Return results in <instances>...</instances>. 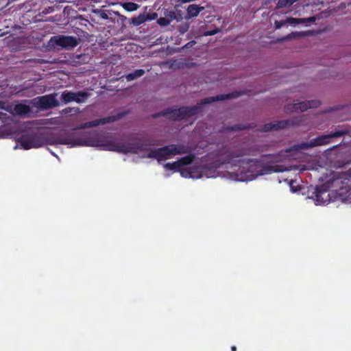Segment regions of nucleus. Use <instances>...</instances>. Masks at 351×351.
Returning a JSON list of instances; mask_svg holds the SVG:
<instances>
[{"mask_svg": "<svg viewBox=\"0 0 351 351\" xmlns=\"http://www.w3.org/2000/svg\"><path fill=\"white\" fill-rule=\"evenodd\" d=\"M17 141L24 149L38 148L45 145H66L70 147L97 145L90 133L68 131L56 136L41 132L29 133L22 135Z\"/></svg>", "mask_w": 351, "mask_h": 351, "instance_id": "1", "label": "nucleus"}, {"mask_svg": "<svg viewBox=\"0 0 351 351\" xmlns=\"http://www.w3.org/2000/svg\"><path fill=\"white\" fill-rule=\"evenodd\" d=\"M237 92L228 94H220L214 97H208L202 99L195 106H177L167 108L160 112L154 114L153 117L157 118L165 117L172 121L186 120L193 116L201 112L204 105L210 104L215 101H223L232 98H236L239 96Z\"/></svg>", "mask_w": 351, "mask_h": 351, "instance_id": "2", "label": "nucleus"}, {"mask_svg": "<svg viewBox=\"0 0 351 351\" xmlns=\"http://www.w3.org/2000/svg\"><path fill=\"white\" fill-rule=\"evenodd\" d=\"M191 152V148L183 144H171L151 150L147 158L156 159L158 162L170 159L172 156L186 154Z\"/></svg>", "mask_w": 351, "mask_h": 351, "instance_id": "3", "label": "nucleus"}, {"mask_svg": "<svg viewBox=\"0 0 351 351\" xmlns=\"http://www.w3.org/2000/svg\"><path fill=\"white\" fill-rule=\"evenodd\" d=\"M349 130L346 129H335V131L331 132L328 134L320 135L315 138L311 139L309 142L302 143L298 145H295L293 147V148L295 150L299 151L302 149H308L315 147L328 145L330 143L331 138L348 135L349 134Z\"/></svg>", "mask_w": 351, "mask_h": 351, "instance_id": "4", "label": "nucleus"}, {"mask_svg": "<svg viewBox=\"0 0 351 351\" xmlns=\"http://www.w3.org/2000/svg\"><path fill=\"white\" fill-rule=\"evenodd\" d=\"M235 162L239 164L242 163L243 165H246L250 169H256V171L254 177L270 174L274 172H283L285 170L283 165H265L259 159H243L236 160Z\"/></svg>", "mask_w": 351, "mask_h": 351, "instance_id": "5", "label": "nucleus"}, {"mask_svg": "<svg viewBox=\"0 0 351 351\" xmlns=\"http://www.w3.org/2000/svg\"><path fill=\"white\" fill-rule=\"evenodd\" d=\"M250 154V148L243 145V144H237L226 148L222 154V156L223 157L225 163L230 164L235 158H239Z\"/></svg>", "mask_w": 351, "mask_h": 351, "instance_id": "6", "label": "nucleus"}, {"mask_svg": "<svg viewBox=\"0 0 351 351\" xmlns=\"http://www.w3.org/2000/svg\"><path fill=\"white\" fill-rule=\"evenodd\" d=\"M302 121V117H297L290 119L277 121L274 123H269L263 125L259 131L263 132L285 129L291 125H300Z\"/></svg>", "mask_w": 351, "mask_h": 351, "instance_id": "7", "label": "nucleus"}, {"mask_svg": "<svg viewBox=\"0 0 351 351\" xmlns=\"http://www.w3.org/2000/svg\"><path fill=\"white\" fill-rule=\"evenodd\" d=\"M56 93H51L43 96H39L33 99L34 105L42 110L52 109L60 106L59 101L56 99Z\"/></svg>", "mask_w": 351, "mask_h": 351, "instance_id": "8", "label": "nucleus"}, {"mask_svg": "<svg viewBox=\"0 0 351 351\" xmlns=\"http://www.w3.org/2000/svg\"><path fill=\"white\" fill-rule=\"evenodd\" d=\"M50 42L65 49H72L78 45L77 38L73 36H53L51 38Z\"/></svg>", "mask_w": 351, "mask_h": 351, "instance_id": "9", "label": "nucleus"}, {"mask_svg": "<svg viewBox=\"0 0 351 351\" xmlns=\"http://www.w3.org/2000/svg\"><path fill=\"white\" fill-rule=\"evenodd\" d=\"M90 96V94L84 91H78L76 93L64 90L61 95V101L63 104L75 101L77 104L84 103Z\"/></svg>", "mask_w": 351, "mask_h": 351, "instance_id": "10", "label": "nucleus"}, {"mask_svg": "<svg viewBox=\"0 0 351 351\" xmlns=\"http://www.w3.org/2000/svg\"><path fill=\"white\" fill-rule=\"evenodd\" d=\"M121 116L120 114L112 115L101 119H95L90 121L83 123L76 127L75 130H83L86 128L97 127L100 125H105L106 123H113L119 119Z\"/></svg>", "mask_w": 351, "mask_h": 351, "instance_id": "11", "label": "nucleus"}, {"mask_svg": "<svg viewBox=\"0 0 351 351\" xmlns=\"http://www.w3.org/2000/svg\"><path fill=\"white\" fill-rule=\"evenodd\" d=\"M313 198L316 202L317 205L324 204L329 201V193L328 188L325 184L317 186L313 192Z\"/></svg>", "mask_w": 351, "mask_h": 351, "instance_id": "12", "label": "nucleus"}, {"mask_svg": "<svg viewBox=\"0 0 351 351\" xmlns=\"http://www.w3.org/2000/svg\"><path fill=\"white\" fill-rule=\"evenodd\" d=\"M107 149L110 151H114L119 153L128 154V153H135L133 150L132 143H110L106 145Z\"/></svg>", "mask_w": 351, "mask_h": 351, "instance_id": "13", "label": "nucleus"}, {"mask_svg": "<svg viewBox=\"0 0 351 351\" xmlns=\"http://www.w3.org/2000/svg\"><path fill=\"white\" fill-rule=\"evenodd\" d=\"M132 143L134 147L133 150L135 151L134 154H137L138 151H147L150 146L158 145L154 141L141 138L138 139L137 142Z\"/></svg>", "mask_w": 351, "mask_h": 351, "instance_id": "14", "label": "nucleus"}, {"mask_svg": "<svg viewBox=\"0 0 351 351\" xmlns=\"http://www.w3.org/2000/svg\"><path fill=\"white\" fill-rule=\"evenodd\" d=\"M256 126V123H250L247 124H235L234 125L231 126H225L223 127L222 130L223 132H237V131H241V130H245L249 129H254Z\"/></svg>", "mask_w": 351, "mask_h": 351, "instance_id": "15", "label": "nucleus"}, {"mask_svg": "<svg viewBox=\"0 0 351 351\" xmlns=\"http://www.w3.org/2000/svg\"><path fill=\"white\" fill-rule=\"evenodd\" d=\"M305 22L304 19H296L293 17H288L286 20H281V21H276L275 22V27L276 29H280L282 27H283L286 24H290V25H299L304 23Z\"/></svg>", "mask_w": 351, "mask_h": 351, "instance_id": "16", "label": "nucleus"}, {"mask_svg": "<svg viewBox=\"0 0 351 351\" xmlns=\"http://www.w3.org/2000/svg\"><path fill=\"white\" fill-rule=\"evenodd\" d=\"M309 104L307 101H301L286 106V110L290 112H304L309 108Z\"/></svg>", "mask_w": 351, "mask_h": 351, "instance_id": "17", "label": "nucleus"}, {"mask_svg": "<svg viewBox=\"0 0 351 351\" xmlns=\"http://www.w3.org/2000/svg\"><path fill=\"white\" fill-rule=\"evenodd\" d=\"M30 112L29 106L25 104H18L14 107V113L19 116H25L29 114Z\"/></svg>", "mask_w": 351, "mask_h": 351, "instance_id": "18", "label": "nucleus"}, {"mask_svg": "<svg viewBox=\"0 0 351 351\" xmlns=\"http://www.w3.org/2000/svg\"><path fill=\"white\" fill-rule=\"evenodd\" d=\"M204 9V8L202 6L196 4H191L188 6L186 12L189 17H195Z\"/></svg>", "mask_w": 351, "mask_h": 351, "instance_id": "19", "label": "nucleus"}, {"mask_svg": "<svg viewBox=\"0 0 351 351\" xmlns=\"http://www.w3.org/2000/svg\"><path fill=\"white\" fill-rule=\"evenodd\" d=\"M145 70L140 69H136L134 72L128 73L125 75V79L128 82L132 81L135 79H137L145 74Z\"/></svg>", "mask_w": 351, "mask_h": 351, "instance_id": "20", "label": "nucleus"}, {"mask_svg": "<svg viewBox=\"0 0 351 351\" xmlns=\"http://www.w3.org/2000/svg\"><path fill=\"white\" fill-rule=\"evenodd\" d=\"M195 158V154H188L180 158L178 161L181 167H182L183 166L191 165L194 161Z\"/></svg>", "mask_w": 351, "mask_h": 351, "instance_id": "21", "label": "nucleus"}, {"mask_svg": "<svg viewBox=\"0 0 351 351\" xmlns=\"http://www.w3.org/2000/svg\"><path fill=\"white\" fill-rule=\"evenodd\" d=\"M164 168L166 170L179 171L181 166L179 165L178 161H174L173 162H168L164 165Z\"/></svg>", "mask_w": 351, "mask_h": 351, "instance_id": "22", "label": "nucleus"}, {"mask_svg": "<svg viewBox=\"0 0 351 351\" xmlns=\"http://www.w3.org/2000/svg\"><path fill=\"white\" fill-rule=\"evenodd\" d=\"M80 112V108L78 107H67L62 110V113L64 114H77Z\"/></svg>", "mask_w": 351, "mask_h": 351, "instance_id": "23", "label": "nucleus"}, {"mask_svg": "<svg viewBox=\"0 0 351 351\" xmlns=\"http://www.w3.org/2000/svg\"><path fill=\"white\" fill-rule=\"evenodd\" d=\"M165 16L169 21L170 23L176 18V14L174 11H168L166 10L165 12Z\"/></svg>", "mask_w": 351, "mask_h": 351, "instance_id": "24", "label": "nucleus"}, {"mask_svg": "<svg viewBox=\"0 0 351 351\" xmlns=\"http://www.w3.org/2000/svg\"><path fill=\"white\" fill-rule=\"evenodd\" d=\"M300 35V33L298 32H291V34H288L287 36L282 37L281 38L278 39V42H283L287 40H291L292 38H294Z\"/></svg>", "mask_w": 351, "mask_h": 351, "instance_id": "25", "label": "nucleus"}, {"mask_svg": "<svg viewBox=\"0 0 351 351\" xmlns=\"http://www.w3.org/2000/svg\"><path fill=\"white\" fill-rule=\"evenodd\" d=\"M123 7L128 11H134L137 9L138 5L135 3H128Z\"/></svg>", "mask_w": 351, "mask_h": 351, "instance_id": "26", "label": "nucleus"}, {"mask_svg": "<svg viewBox=\"0 0 351 351\" xmlns=\"http://www.w3.org/2000/svg\"><path fill=\"white\" fill-rule=\"evenodd\" d=\"M158 23L160 25V26H167L170 24V22L169 21H168V19L165 16V17H160L158 20Z\"/></svg>", "mask_w": 351, "mask_h": 351, "instance_id": "27", "label": "nucleus"}, {"mask_svg": "<svg viewBox=\"0 0 351 351\" xmlns=\"http://www.w3.org/2000/svg\"><path fill=\"white\" fill-rule=\"evenodd\" d=\"M220 32V29L218 28V27H215V29H212V30H208V31H206L204 33V35L207 36H213L217 33H219Z\"/></svg>", "mask_w": 351, "mask_h": 351, "instance_id": "28", "label": "nucleus"}, {"mask_svg": "<svg viewBox=\"0 0 351 351\" xmlns=\"http://www.w3.org/2000/svg\"><path fill=\"white\" fill-rule=\"evenodd\" d=\"M307 102L310 105L309 108H317L321 105L320 101H317V100H311V101H308Z\"/></svg>", "mask_w": 351, "mask_h": 351, "instance_id": "29", "label": "nucleus"}, {"mask_svg": "<svg viewBox=\"0 0 351 351\" xmlns=\"http://www.w3.org/2000/svg\"><path fill=\"white\" fill-rule=\"evenodd\" d=\"M182 176L187 177L191 176V171L189 168L181 169L179 171Z\"/></svg>", "mask_w": 351, "mask_h": 351, "instance_id": "30", "label": "nucleus"}, {"mask_svg": "<svg viewBox=\"0 0 351 351\" xmlns=\"http://www.w3.org/2000/svg\"><path fill=\"white\" fill-rule=\"evenodd\" d=\"M142 22H143V21H142V20H141V21H136V19H134V20H133V23H134V25H139V24H141Z\"/></svg>", "mask_w": 351, "mask_h": 351, "instance_id": "31", "label": "nucleus"}, {"mask_svg": "<svg viewBox=\"0 0 351 351\" xmlns=\"http://www.w3.org/2000/svg\"><path fill=\"white\" fill-rule=\"evenodd\" d=\"M339 145H335V146H333L332 147H331V148L330 149V150H333V149H336V148H338V147H339Z\"/></svg>", "mask_w": 351, "mask_h": 351, "instance_id": "32", "label": "nucleus"}, {"mask_svg": "<svg viewBox=\"0 0 351 351\" xmlns=\"http://www.w3.org/2000/svg\"><path fill=\"white\" fill-rule=\"evenodd\" d=\"M231 350L232 351H237V347L235 346H232L231 347Z\"/></svg>", "mask_w": 351, "mask_h": 351, "instance_id": "33", "label": "nucleus"}, {"mask_svg": "<svg viewBox=\"0 0 351 351\" xmlns=\"http://www.w3.org/2000/svg\"><path fill=\"white\" fill-rule=\"evenodd\" d=\"M101 16H102V18H103V19H108V16H107V14H105V13H104V14L101 15Z\"/></svg>", "mask_w": 351, "mask_h": 351, "instance_id": "34", "label": "nucleus"}, {"mask_svg": "<svg viewBox=\"0 0 351 351\" xmlns=\"http://www.w3.org/2000/svg\"><path fill=\"white\" fill-rule=\"evenodd\" d=\"M309 20H310L311 21H313L315 20V18H314V17H311V18H310V19H309Z\"/></svg>", "mask_w": 351, "mask_h": 351, "instance_id": "35", "label": "nucleus"}, {"mask_svg": "<svg viewBox=\"0 0 351 351\" xmlns=\"http://www.w3.org/2000/svg\"><path fill=\"white\" fill-rule=\"evenodd\" d=\"M3 114V113L0 112V119H1V116Z\"/></svg>", "mask_w": 351, "mask_h": 351, "instance_id": "36", "label": "nucleus"}, {"mask_svg": "<svg viewBox=\"0 0 351 351\" xmlns=\"http://www.w3.org/2000/svg\"><path fill=\"white\" fill-rule=\"evenodd\" d=\"M270 155H263V157H267V156H269Z\"/></svg>", "mask_w": 351, "mask_h": 351, "instance_id": "37", "label": "nucleus"}, {"mask_svg": "<svg viewBox=\"0 0 351 351\" xmlns=\"http://www.w3.org/2000/svg\"><path fill=\"white\" fill-rule=\"evenodd\" d=\"M191 43H187V44L186 45V46H188L189 45H190Z\"/></svg>", "mask_w": 351, "mask_h": 351, "instance_id": "38", "label": "nucleus"}]
</instances>
